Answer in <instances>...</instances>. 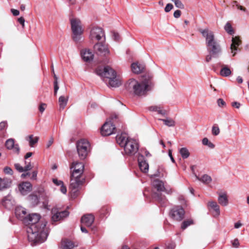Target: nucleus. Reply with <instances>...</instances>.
<instances>
[{"instance_id": "obj_18", "label": "nucleus", "mask_w": 249, "mask_h": 249, "mask_svg": "<svg viewBox=\"0 0 249 249\" xmlns=\"http://www.w3.org/2000/svg\"><path fill=\"white\" fill-rule=\"evenodd\" d=\"M94 220V216L91 214H88L83 215L81 219V222L83 225L87 227L91 226Z\"/></svg>"}, {"instance_id": "obj_60", "label": "nucleus", "mask_w": 249, "mask_h": 249, "mask_svg": "<svg viewBox=\"0 0 249 249\" xmlns=\"http://www.w3.org/2000/svg\"><path fill=\"white\" fill-rule=\"evenodd\" d=\"M209 142V140L207 138H204L202 140V143L203 145H207L208 143Z\"/></svg>"}, {"instance_id": "obj_64", "label": "nucleus", "mask_w": 249, "mask_h": 249, "mask_svg": "<svg viewBox=\"0 0 249 249\" xmlns=\"http://www.w3.org/2000/svg\"><path fill=\"white\" fill-rule=\"evenodd\" d=\"M53 142V138H51L47 144V147H49L52 144Z\"/></svg>"}, {"instance_id": "obj_6", "label": "nucleus", "mask_w": 249, "mask_h": 249, "mask_svg": "<svg viewBox=\"0 0 249 249\" xmlns=\"http://www.w3.org/2000/svg\"><path fill=\"white\" fill-rule=\"evenodd\" d=\"M71 24L73 40L76 42L82 41L84 29L80 20L77 18H72L71 19Z\"/></svg>"}, {"instance_id": "obj_17", "label": "nucleus", "mask_w": 249, "mask_h": 249, "mask_svg": "<svg viewBox=\"0 0 249 249\" xmlns=\"http://www.w3.org/2000/svg\"><path fill=\"white\" fill-rule=\"evenodd\" d=\"M231 41L230 49L232 56H234L236 53L237 47L241 44V40L239 36H235L232 37Z\"/></svg>"}, {"instance_id": "obj_50", "label": "nucleus", "mask_w": 249, "mask_h": 249, "mask_svg": "<svg viewBox=\"0 0 249 249\" xmlns=\"http://www.w3.org/2000/svg\"><path fill=\"white\" fill-rule=\"evenodd\" d=\"M37 171H34L31 174V179L33 180H36L37 178Z\"/></svg>"}, {"instance_id": "obj_58", "label": "nucleus", "mask_w": 249, "mask_h": 249, "mask_svg": "<svg viewBox=\"0 0 249 249\" xmlns=\"http://www.w3.org/2000/svg\"><path fill=\"white\" fill-rule=\"evenodd\" d=\"M18 21L20 24H22L23 26H24L25 20L23 17L19 18L18 19Z\"/></svg>"}, {"instance_id": "obj_12", "label": "nucleus", "mask_w": 249, "mask_h": 249, "mask_svg": "<svg viewBox=\"0 0 249 249\" xmlns=\"http://www.w3.org/2000/svg\"><path fill=\"white\" fill-rule=\"evenodd\" d=\"M185 211L181 206H175L170 211L169 215L174 220L181 221L184 217Z\"/></svg>"}, {"instance_id": "obj_45", "label": "nucleus", "mask_w": 249, "mask_h": 249, "mask_svg": "<svg viewBox=\"0 0 249 249\" xmlns=\"http://www.w3.org/2000/svg\"><path fill=\"white\" fill-rule=\"evenodd\" d=\"M173 8V5L171 3H168L165 7L164 10L166 12H170Z\"/></svg>"}, {"instance_id": "obj_23", "label": "nucleus", "mask_w": 249, "mask_h": 249, "mask_svg": "<svg viewBox=\"0 0 249 249\" xmlns=\"http://www.w3.org/2000/svg\"><path fill=\"white\" fill-rule=\"evenodd\" d=\"M131 67L133 73L138 74L143 71L145 68V65L143 63L135 62L131 64Z\"/></svg>"}, {"instance_id": "obj_57", "label": "nucleus", "mask_w": 249, "mask_h": 249, "mask_svg": "<svg viewBox=\"0 0 249 249\" xmlns=\"http://www.w3.org/2000/svg\"><path fill=\"white\" fill-rule=\"evenodd\" d=\"M25 173H23L21 175V177L23 178H26L27 176H30L31 174L29 172H24Z\"/></svg>"}, {"instance_id": "obj_2", "label": "nucleus", "mask_w": 249, "mask_h": 249, "mask_svg": "<svg viewBox=\"0 0 249 249\" xmlns=\"http://www.w3.org/2000/svg\"><path fill=\"white\" fill-rule=\"evenodd\" d=\"M71 169V174L69 189L71 197L75 198L78 195L80 186L85 180L82 176L84 165L82 162H73Z\"/></svg>"}, {"instance_id": "obj_11", "label": "nucleus", "mask_w": 249, "mask_h": 249, "mask_svg": "<svg viewBox=\"0 0 249 249\" xmlns=\"http://www.w3.org/2000/svg\"><path fill=\"white\" fill-rule=\"evenodd\" d=\"M89 39L92 42L102 39L105 40V35L103 30L98 27H93L90 32Z\"/></svg>"}, {"instance_id": "obj_30", "label": "nucleus", "mask_w": 249, "mask_h": 249, "mask_svg": "<svg viewBox=\"0 0 249 249\" xmlns=\"http://www.w3.org/2000/svg\"><path fill=\"white\" fill-rule=\"evenodd\" d=\"M218 200L219 203L223 206H226L228 204V197L225 193L219 194Z\"/></svg>"}, {"instance_id": "obj_59", "label": "nucleus", "mask_w": 249, "mask_h": 249, "mask_svg": "<svg viewBox=\"0 0 249 249\" xmlns=\"http://www.w3.org/2000/svg\"><path fill=\"white\" fill-rule=\"evenodd\" d=\"M59 89V86L58 85V82L56 81H54V90L58 91Z\"/></svg>"}, {"instance_id": "obj_56", "label": "nucleus", "mask_w": 249, "mask_h": 249, "mask_svg": "<svg viewBox=\"0 0 249 249\" xmlns=\"http://www.w3.org/2000/svg\"><path fill=\"white\" fill-rule=\"evenodd\" d=\"M11 12H12L13 15L15 16H17L18 15H19V12L18 10L12 9Z\"/></svg>"}, {"instance_id": "obj_26", "label": "nucleus", "mask_w": 249, "mask_h": 249, "mask_svg": "<svg viewBox=\"0 0 249 249\" xmlns=\"http://www.w3.org/2000/svg\"><path fill=\"white\" fill-rule=\"evenodd\" d=\"M81 56L85 61H90L93 58V54L89 49H85L82 51Z\"/></svg>"}, {"instance_id": "obj_5", "label": "nucleus", "mask_w": 249, "mask_h": 249, "mask_svg": "<svg viewBox=\"0 0 249 249\" xmlns=\"http://www.w3.org/2000/svg\"><path fill=\"white\" fill-rule=\"evenodd\" d=\"M117 142L124 148L125 154L129 156L134 155L139 149L138 142L136 140L129 138L126 133H123L116 136Z\"/></svg>"}, {"instance_id": "obj_29", "label": "nucleus", "mask_w": 249, "mask_h": 249, "mask_svg": "<svg viewBox=\"0 0 249 249\" xmlns=\"http://www.w3.org/2000/svg\"><path fill=\"white\" fill-rule=\"evenodd\" d=\"M11 182V180L8 178H0V190L9 187Z\"/></svg>"}, {"instance_id": "obj_46", "label": "nucleus", "mask_w": 249, "mask_h": 249, "mask_svg": "<svg viewBox=\"0 0 249 249\" xmlns=\"http://www.w3.org/2000/svg\"><path fill=\"white\" fill-rule=\"evenodd\" d=\"M217 104L219 107H222L226 105L225 102L221 98H219L217 101Z\"/></svg>"}, {"instance_id": "obj_61", "label": "nucleus", "mask_w": 249, "mask_h": 249, "mask_svg": "<svg viewBox=\"0 0 249 249\" xmlns=\"http://www.w3.org/2000/svg\"><path fill=\"white\" fill-rule=\"evenodd\" d=\"M6 123L5 122H2L0 123V130L3 129L6 126Z\"/></svg>"}, {"instance_id": "obj_34", "label": "nucleus", "mask_w": 249, "mask_h": 249, "mask_svg": "<svg viewBox=\"0 0 249 249\" xmlns=\"http://www.w3.org/2000/svg\"><path fill=\"white\" fill-rule=\"evenodd\" d=\"M196 179L202 181L205 184H208L212 181V178L208 175H204L202 177L199 178L196 175H195Z\"/></svg>"}, {"instance_id": "obj_48", "label": "nucleus", "mask_w": 249, "mask_h": 249, "mask_svg": "<svg viewBox=\"0 0 249 249\" xmlns=\"http://www.w3.org/2000/svg\"><path fill=\"white\" fill-rule=\"evenodd\" d=\"M38 193L42 197H43L44 196H45L46 197L48 196L47 193H46L43 188L40 189V190L38 191Z\"/></svg>"}, {"instance_id": "obj_16", "label": "nucleus", "mask_w": 249, "mask_h": 249, "mask_svg": "<svg viewBox=\"0 0 249 249\" xmlns=\"http://www.w3.org/2000/svg\"><path fill=\"white\" fill-rule=\"evenodd\" d=\"M138 161L141 170L143 173H147L148 171L149 165L141 153L138 154Z\"/></svg>"}, {"instance_id": "obj_27", "label": "nucleus", "mask_w": 249, "mask_h": 249, "mask_svg": "<svg viewBox=\"0 0 249 249\" xmlns=\"http://www.w3.org/2000/svg\"><path fill=\"white\" fill-rule=\"evenodd\" d=\"M149 110L151 111L157 112L159 114L164 116L166 114V111L163 109L160 106H152L149 107Z\"/></svg>"}, {"instance_id": "obj_55", "label": "nucleus", "mask_w": 249, "mask_h": 249, "mask_svg": "<svg viewBox=\"0 0 249 249\" xmlns=\"http://www.w3.org/2000/svg\"><path fill=\"white\" fill-rule=\"evenodd\" d=\"M212 57H214V56H213V55L212 54H211V53H209V54L207 55L206 57V61L207 62H210Z\"/></svg>"}, {"instance_id": "obj_1", "label": "nucleus", "mask_w": 249, "mask_h": 249, "mask_svg": "<svg viewBox=\"0 0 249 249\" xmlns=\"http://www.w3.org/2000/svg\"><path fill=\"white\" fill-rule=\"evenodd\" d=\"M40 219L39 214L32 213L28 215L25 221L30 225L27 233L29 241L32 245L44 242L48 235V230L46 228V222L39 221Z\"/></svg>"}, {"instance_id": "obj_14", "label": "nucleus", "mask_w": 249, "mask_h": 249, "mask_svg": "<svg viewBox=\"0 0 249 249\" xmlns=\"http://www.w3.org/2000/svg\"><path fill=\"white\" fill-rule=\"evenodd\" d=\"M94 49L99 55H106L109 53L107 45L102 42L96 43L94 46Z\"/></svg>"}, {"instance_id": "obj_40", "label": "nucleus", "mask_w": 249, "mask_h": 249, "mask_svg": "<svg viewBox=\"0 0 249 249\" xmlns=\"http://www.w3.org/2000/svg\"><path fill=\"white\" fill-rule=\"evenodd\" d=\"M212 134L214 136H217L219 134L220 129L219 127L217 125L214 124L213 126L212 129Z\"/></svg>"}, {"instance_id": "obj_44", "label": "nucleus", "mask_w": 249, "mask_h": 249, "mask_svg": "<svg viewBox=\"0 0 249 249\" xmlns=\"http://www.w3.org/2000/svg\"><path fill=\"white\" fill-rule=\"evenodd\" d=\"M15 167L16 169V170L18 171L19 172L21 173L24 172V167L21 166L20 164L19 163H15Z\"/></svg>"}, {"instance_id": "obj_38", "label": "nucleus", "mask_w": 249, "mask_h": 249, "mask_svg": "<svg viewBox=\"0 0 249 249\" xmlns=\"http://www.w3.org/2000/svg\"><path fill=\"white\" fill-rule=\"evenodd\" d=\"M29 199L31 203L34 205H36L39 202V199L36 195H31L29 196Z\"/></svg>"}, {"instance_id": "obj_49", "label": "nucleus", "mask_w": 249, "mask_h": 249, "mask_svg": "<svg viewBox=\"0 0 249 249\" xmlns=\"http://www.w3.org/2000/svg\"><path fill=\"white\" fill-rule=\"evenodd\" d=\"M113 37L114 40L115 41H119L120 38L119 34L115 32H113Z\"/></svg>"}, {"instance_id": "obj_33", "label": "nucleus", "mask_w": 249, "mask_h": 249, "mask_svg": "<svg viewBox=\"0 0 249 249\" xmlns=\"http://www.w3.org/2000/svg\"><path fill=\"white\" fill-rule=\"evenodd\" d=\"M26 139L29 142L30 146L34 147V145L38 142L39 137L37 136L34 137L33 135H30L26 137Z\"/></svg>"}, {"instance_id": "obj_53", "label": "nucleus", "mask_w": 249, "mask_h": 249, "mask_svg": "<svg viewBox=\"0 0 249 249\" xmlns=\"http://www.w3.org/2000/svg\"><path fill=\"white\" fill-rule=\"evenodd\" d=\"M231 105L233 107H235L236 108H239L241 106L240 103H239V102H232L231 103Z\"/></svg>"}, {"instance_id": "obj_9", "label": "nucleus", "mask_w": 249, "mask_h": 249, "mask_svg": "<svg viewBox=\"0 0 249 249\" xmlns=\"http://www.w3.org/2000/svg\"><path fill=\"white\" fill-rule=\"evenodd\" d=\"M90 144L85 139H81L76 143V148L79 157L81 160L86 158L90 150Z\"/></svg>"}, {"instance_id": "obj_25", "label": "nucleus", "mask_w": 249, "mask_h": 249, "mask_svg": "<svg viewBox=\"0 0 249 249\" xmlns=\"http://www.w3.org/2000/svg\"><path fill=\"white\" fill-rule=\"evenodd\" d=\"M107 84L112 88H117L121 85V82L116 74L108 80Z\"/></svg>"}, {"instance_id": "obj_51", "label": "nucleus", "mask_w": 249, "mask_h": 249, "mask_svg": "<svg viewBox=\"0 0 249 249\" xmlns=\"http://www.w3.org/2000/svg\"><path fill=\"white\" fill-rule=\"evenodd\" d=\"M32 168V166L30 162H29L24 167V172H27Z\"/></svg>"}, {"instance_id": "obj_62", "label": "nucleus", "mask_w": 249, "mask_h": 249, "mask_svg": "<svg viewBox=\"0 0 249 249\" xmlns=\"http://www.w3.org/2000/svg\"><path fill=\"white\" fill-rule=\"evenodd\" d=\"M168 155H169V156L170 157L172 161L173 162H175V160L172 156V150L171 149H169V151H168Z\"/></svg>"}, {"instance_id": "obj_24", "label": "nucleus", "mask_w": 249, "mask_h": 249, "mask_svg": "<svg viewBox=\"0 0 249 249\" xmlns=\"http://www.w3.org/2000/svg\"><path fill=\"white\" fill-rule=\"evenodd\" d=\"M208 206L210 209L213 211V216L216 217L220 214V208L219 206L216 202L210 201L208 203Z\"/></svg>"}, {"instance_id": "obj_19", "label": "nucleus", "mask_w": 249, "mask_h": 249, "mask_svg": "<svg viewBox=\"0 0 249 249\" xmlns=\"http://www.w3.org/2000/svg\"><path fill=\"white\" fill-rule=\"evenodd\" d=\"M2 205L5 208L10 210L15 205V201L10 195L5 196L2 201Z\"/></svg>"}, {"instance_id": "obj_28", "label": "nucleus", "mask_w": 249, "mask_h": 249, "mask_svg": "<svg viewBox=\"0 0 249 249\" xmlns=\"http://www.w3.org/2000/svg\"><path fill=\"white\" fill-rule=\"evenodd\" d=\"M53 183L56 186H60V190L63 194H66L67 191V188L64 185V183L62 181L58 180L57 178L53 179Z\"/></svg>"}, {"instance_id": "obj_7", "label": "nucleus", "mask_w": 249, "mask_h": 249, "mask_svg": "<svg viewBox=\"0 0 249 249\" xmlns=\"http://www.w3.org/2000/svg\"><path fill=\"white\" fill-rule=\"evenodd\" d=\"M152 186L153 188L157 190L159 192H163L165 190V187L163 182L159 179H154L152 182ZM152 197L161 205H163L166 202L165 196H162L160 193L153 192Z\"/></svg>"}, {"instance_id": "obj_36", "label": "nucleus", "mask_w": 249, "mask_h": 249, "mask_svg": "<svg viewBox=\"0 0 249 249\" xmlns=\"http://www.w3.org/2000/svg\"><path fill=\"white\" fill-rule=\"evenodd\" d=\"M159 120L162 121L165 125L169 127L174 126L175 125V121L171 118Z\"/></svg>"}, {"instance_id": "obj_4", "label": "nucleus", "mask_w": 249, "mask_h": 249, "mask_svg": "<svg viewBox=\"0 0 249 249\" xmlns=\"http://www.w3.org/2000/svg\"><path fill=\"white\" fill-rule=\"evenodd\" d=\"M199 31L205 38L206 46L208 53L212 54L214 58L219 57L221 53L222 49L213 32L208 28L200 29Z\"/></svg>"}, {"instance_id": "obj_63", "label": "nucleus", "mask_w": 249, "mask_h": 249, "mask_svg": "<svg viewBox=\"0 0 249 249\" xmlns=\"http://www.w3.org/2000/svg\"><path fill=\"white\" fill-rule=\"evenodd\" d=\"M242 224L240 222H237L234 224V228L235 229H238L242 226Z\"/></svg>"}, {"instance_id": "obj_32", "label": "nucleus", "mask_w": 249, "mask_h": 249, "mask_svg": "<svg viewBox=\"0 0 249 249\" xmlns=\"http://www.w3.org/2000/svg\"><path fill=\"white\" fill-rule=\"evenodd\" d=\"M68 101V97H65L64 96H61L58 99L59 109H63L66 106Z\"/></svg>"}, {"instance_id": "obj_10", "label": "nucleus", "mask_w": 249, "mask_h": 249, "mask_svg": "<svg viewBox=\"0 0 249 249\" xmlns=\"http://www.w3.org/2000/svg\"><path fill=\"white\" fill-rule=\"evenodd\" d=\"M96 73L103 79L104 81H107L116 74L115 71L109 66H106L103 69L98 68L96 70Z\"/></svg>"}, {"instance_id": "obj_8", "label": "nucleus", "mask_w": 249, "mask_h": 249, "mask_svg": "<svg viewBox=\"0 0 249 249\" xmlns=\"http://www.w3.org/2000/svg\"><path fill=\"white\" fill-rule=\"evenodd\" d=\"M118 118V115L116 113L111 115L101 128V133L103 136H109L115 133L116 127L113 123Z\"/></svg>"}, {"instance_id": "obj_41", "label": "nucleus", "mask_w": 249, "mask_h": 249, "mask_svg": "<svg viewBox=\"0 0 249 249\" xmlns=\"http://www.w3.org/2000/svg\"><path fill=\"white\" fill-rule=\"evenodd\" d=\"M231 243L232 247L234 248H238L240 247V242L237 238L231 240Z\"/></svg>"}, {"instance_id": "obj_42", "label": "nucleus", "mask_w": 249, "mask_h": 249, "mask_svg": "<svg viewBox=\"0 0 249 249\" xmlns=\"http://www.w3.org/2000/svg\"><path fill=\"white\" fill-rule=\"evenodd\" d=\"M232 5L234 6V5H236V6L237 7V8L239 9H240V10L241 11H243V12H245V13H247L248 12V11L247 10V9L241 5H239L237 4V2L236 1H233L232 3Z\"/></svg>"}, {"instance_id": "obj_22", "label": "nucleus", "mask_w": 249, "mask_h": 249, "mask_svg": "<svg viewBox=\"0 0 249 249\" xmlns=\"http://www.w3.org/2000/svg\"><path fill=\"white\" fill-rule=\"evenodd\" d=\"M76 246H77V244H76L75 242L71 241L70 239L65 238L62 240V249H72L74 247Z\"/></svg>"}, {"instance_id": "obj_54", "label": "nucleus", "mask_w": 249, "mask_h": 249, "mask_svg": "<svg viewBox=\"0 0 249 249\" xmlns=\"http://www.w3.org/2000/svg\"><path fill=\"white\" fill-rule=\"evenodd\" d=\"M46 105L45 104H41L40 105L39 107V110L40 112L42 113L44 111V110L45 109V107H46Z\"/></svg>"}, {"instance_id": "obj_35", "label": "nucleus", "mask_w": 249, "mask_h": 249, "mask_svg": "<svg viewBox=\"0 0 249 249\" xmlns=\"http://www.w3.org/2000/svg\"><path fill=\"white\" fill-rule=\"evenodd\" d=\"M179 153L183 159H187L190 156L188 150L185 147L180 148L179 149Z\"/></svg>"}, {"instance_id": "obj_43", "label": "nucleus", "mask_w": 249, "mask_h": 249, "mask_svg": "<svg viewBox=\"0 0 249 249\" xmlns=\"http://www.w3.org/2000/svg\"><path fill=\"white\" fill-rule=\"evenodd\" d=\"M174 2L177 8L180 9H183L184 8L183 4L180 0H176Z\"/></svg>"}, {"instance_id": "obj_39", "label": "nucleus", "mask_w": 249, "mask_h": 249, "mask_svg": "<svg viewBox=\"0 0 249 249\" xmlns=\"http://www.w3.org/2000/svg\"><path fill=\"white\" fill-rule=\"evenodd\" d=\"M224 29L230 35H233L234 34V31L231 27V24L228 22H227L225 26Z\"/></svg>"}, {"instance_id": "obj_31", "label": "nucleus", "mask_w": 249, "mask_h": 249, "mask_svg": "<svg viewBox=\"0 0 249 249\" xmlns=\"http://www.w3.org/2000/svg\"><path fill=\"white\" fill-rule=\"evenodd\" d=\"M231 71L230 68L226 65L222 66L220 71V74L223 77H228L231 75Z\"/></svg>"}, {"instance_id": "obj_20", "label": "nucleus", "mask_w": 249, "mask_h": 249, "mask_svg": "<svg viewBox=\"0 0 249 249\" xmlns=\"http://www.w3.org/2000/svg\"><path fill=\"white\" fill-rule=\"evenodd\" d=\"M15 214L17 217L24 222L26 220L27 217L26 209L22 207H17L15 209Z\"/></svg>"}, {"instance_id": "obj_13", "label": "nucleus", "mask_w": 249, "mask_h": 249, "mask_svg": "<svg viewBox=\"0 0 249 249\" xmlns=\"http://www.w3.org/2000/svg\"><path fill=\"white\" fill-rule=\"evenodd\" d=\"M69 215V213L66 211H61L57 208H53L52 210V221L56 222L63 220Z\"/></svg>"}, {"instance_id": "obj_47", "label": "nucleus", "mask_w": 249, "mask_h": 249, "mask_svg": "<svg viewBox=\"0 0 249 249\" xmlns=\"http://www.w3.org/2000/svg\"><path fill=\"white\" fill-rule=\"evenodd\" d=\"M3 171L5 173L10 175H11L13 172L11 168L9 167H5L3 169Z\"/></svg>"}, {"instance_id": "obj_21", "label": "nucleus", "mask_w": 249, "mask_h": 249, "mask_svg": "<svg viewBox=\"0 0 249 249\" xmlns=\"http://www.w3.org/2000/svg\"><path fill=\"white\" fill-rule=\"evenodd\" d=\"M5 146L8 149H13L14 152L18 154L20 151V148L18 144H15V141L13 139H9L6 141Z\"/></svg>"}, {"instance_id": "obj_37", "label": "nucleus", "mask_w": 249, "mask_h": 249, "mask_svg": "<svg viewBox=\"0 0 249 249\" xmlns=\"http://www.w3.org/2000/svg\"><path fill=\"white\" fill-rule=\"evenodd\" d=\"M194 224V221L192 219H187L184 220L181 224V228L182 230H185L188 226L193 225Z\"/></svg>"}, {"instance_id": "obj_3", "label": "nucleus", "mask_w": 249, "mask_h": 249, "mask_svg": "<svg viewBox=\"0 0 249 249\" xmlns=\"http://www.w3.org/2000/svg\"><path fill=\"white\" fill-rule=\"evenodd\" d=\"M125 87L132 94L142 96L145 95L151 89L152 83L149 80L138 81L132 78L127 81Z\"/></svg>"}, {"instance_id": "obj_52", "label": "nucleus", "mask_w": 249, "mask_h": 249, "mask_svg": "<svg viewBox=\"0 0 249 249\" xmlns=\"http://www.w3.org/2000/svg\"><path fill=\"white\" fill-rule=\"evenodd\" d=\"M181 15V11L179 10L175 11L174 13V17L175 18H178Z\"/></svg>"}, {"instance_id": "obj_15", "label": "nucleus", "mask_w": 249, "mask_h": 249, "mask_svg": "<svg viewBox=\"0 0 249 249\" xmlns=\"http://www.w3.org/2000/svg\"><path fill=\"white\" fill-rule=\"evenodd\" d=\"M18 188L22 195H26L32 190V185L28 181L23 182L18 185Z\"/></svg>"}]
</instances>
